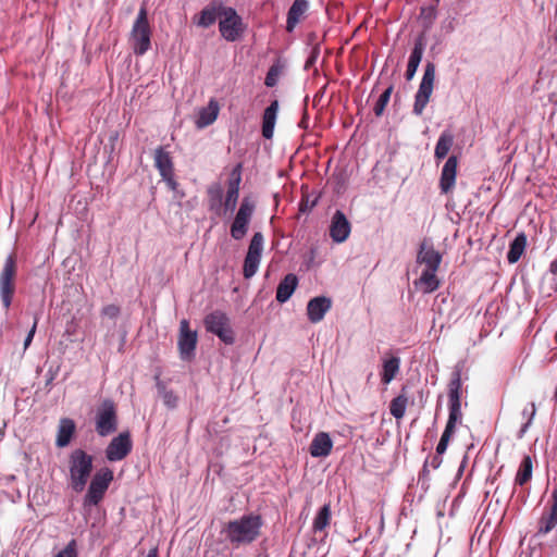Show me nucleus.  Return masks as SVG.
Listing matches in <instances>:
<instances>
[{
	"label": "nucleus",
	"mask_w": 557,
	"mask_h": 557,
	"mask_svg": "<svg viewBox=\"0 0 557 557\" xmlns=\"http://www.w3.org/2000/svg\"><path fill=\"white\" fill-rule=\"evenodd\" d=\"M92 456L76 448L69 456L70 486L76 492L84 491L92 471Z\"/></svg>",
	"instance_id": "obj_1"
},
{
	"label": "nucleus",
	"mask_w": 557,
	"mask_h": 557,
	"mask_svg": "<svg viewBox=\"0 0 557 557\" xmlns=\"http://www.w3.org/2000/svg\"><path fill=\"white\" fill-rule=\"evenodd\" d=\"M152 29L148 21V12L141 5L129 33V45L136 55H144L151 48Z\"/></svg>",
	"instance_id": "obj_2"
},
{
	"label": "nucleus",
	"mask_w": 557,
	"mask_h": 557,
	"mask_svg": "<svg viewBox=\"0 0 557 557\" xmlns=\"http://www.w3.org/2000/svg\"><path fill=\"white\" fill-rule=\"evenodd\" d=\"M17 275L16 256L7 257L0 272V298L5 310H9L15 293V280Z\"/></svg>",
	"instance_id": "obj_3"
},
{
	"label": "nucleus",
	"mask_w": 557,
	"mask_h": 557,
	"mask_svg": "<svg viewBox=\"0 0 557 557\" xmlns=\"http://www.w3.org/2000/svg\"><path fill=\"white\" fill-rule=\"evenodd\" d=\"M436 66L433 62H428L424 66V73L420 82L418 91L414 95L412 113L417 116L422 115L434 88Z\"/></svg>",
	"instance_id": "obj_4"
},
{
	"label": "nucleus",
	"mask_w": 557,
	"mask_h": 557,
	"mask_svg": "<svg viewBox=\"0 0 557 557\" xmlns=\"http://www.w3.org/2000/svg\"><path fill=\"white\" fill-rule=\"evenodd\" d=\"M113 481V471L109 468L98 470L92 476L84 497V507L97 506L104 497L110 483Z\"/></svg>",
	"instance_id": "obj_5"
},
{
	"label": "nucleus",
	"mask_w": 557,
	"mask_h": 557,
	"mask_svg": "<svg viewBox=\"0 0 557 557\" xmlns=\"http://www.w3.org/2000/svg\"><path fill=\"white\" fill-rule=\"evenodd\" d=\"M96 432L100 436H108L117 429V410L115 403L107 398L102 400L96 412Z\"/></svg>",
	"instance_id": "obj_6"
},
{
	"label": "nucleus",
	"mask_w": 557,
	"mask_h": 557,
	"mask_svg": "<svg viewBox=\"0 0 557 557\" xmlns=\"http://www.w3.org/2000/svg\"><path fill=\"white\" fill-rule=\"evenodd\" d=\"M449 414L447 423L454 426L457 423L461 422L462 413H461V401H460V391H461V371L456 369L453 372V377L449 382Z\"/></svg>",
	"instance_id": "obj_7"
},
{
	"label": "nucleus",
	"mask_w": 557,
	"mask_h": 557,
	"mask_svg": "<svg viewBox=\"0 0 557 557\" xmlns=\"http://www.w3.org/2000/svg\"><path fill=\"white\" fill-rule=\"evenodd\" d=\"M203 323L208 332L219 336L225 344L234 342V332L230 326L228 318L223 312L214 311L209 313L205 318Z\"/></svg>",
	"instance_id": "obj_8"
},
{
	"label": "nucleus",
	"mask_w": 557,
	"mask_h": 557,
	"mask_svg": "<svg viewBox=\"0 0 557 557\" xmlns=\"http://www.w3.org/2000/svg\"><path fill=\"white\" fill-rule=\"evenodd\" d=\"M198 335L196 331L190 330L189 322L183 319L180 322V332L177 347L182 360L190 361L195 357Z\"/></svg>",
	"instance_id": "obj_9"
},
{
	"label": "nucleus",
	"mask_w": 557,
	"mask_h": 557,
	"mask_svg": "<svg viewBox=\"0 0 557 557\" xmlns=\"http://www.w3.org/2000/svg\"><path fill=\"white\" fill-rule=\"evenodd\" d=\"M220 32L230 41L235 40L240 32L242 17L232 8H223L220 11Z\"/></svg>",
	"instance_id": "obj_10"
},
{
	"label": "nucleus",
	"mask_w": 557,
	"mask_h": 557,
	"mask_svg": "<svg viewBox=\"0 0 557 557\" xmlns=\"http://www.w3.org/2000/svg\"><path fill=\"white\" fill-rule=\"evenodd\" d=\"M263 246L264 237L262 233H255L246 251V280L253 276L258 271Z\"/></svg>",
	"instance_id": "obj_11"
},
{
	"label": "nucleus",
	"mask_w": 557,
	"mask_h": 557,
	"mask_svg": "<svg viewBox=\"0 0 557 557\" xmlns=\"http://www.w3.org/2000/svg\"><path fill=\"white\" fill-rule=\"evenodd\" d=\"M240 169L242 163H238L231 175L230 184L226 190V196L222 202V213L221 215H228L231 216L233 212L235 211L238 196H239V183H240Z\"/></svg>",
	"instance_id": "obj_12"
},
{
	"label": "nucleus",
	"mask_w": 557,
	"mask_h": 557,
	"mask_svg": "<svg viewBox=\"0 0 557 557\" xmlns=\"http://www.w3.org/2000/svg\"><path fill=\"white\" fill-rule=\"evenodd\" d=\"M133 444L128 432L120 433L113 437L106 448V457L109 461L123 460L132 450Z\"/></svg>",
	"instance_id": "obj_13"
},
{
	"label": "nucleus",
	"mask_w": 557,
	"mask_h": 557,
	"mask_svg": "<svg viewBox=\"0 0 557 557\" xmlns=\"http://www.w3.org/2000/svg\"><path fill=\"white\" fill-rule=\"evenodd\" d=\"M557 527V485L554 487L547 507L537 522V534L546 535Z\"/></svg>",
	"instance_id": "obj_14"
},
{
	"label": "nucleus",
	"mask_w": 557,
	"mask_h": 557,
	"mask_svg": "<svg viewBox=\"0 0 557 557\" xmlns=\"http://www.w3.org/2000/svg\"><path fill=\"white\" fill-rule=\"evenodd\" d=\"M329 232L332 240L337 244L344 243L349 237L351 224L343 211H335L331 219Z\"/></svg>",
	"instance_id": "obj_15"
},
{
	"label": "nucleus",
	"mask_w": 557,
	"mask_h": 557,
	"mask_svg": "<svg viewBox=\"0 0 557 557\" xmlns=\"http://www.w3.org/2000/svg\"><path fill=\"white\" fill-rule=\"evenodd\" d=\"M458 159L450 156L443 165L440 177V189L442 194H448L453 190L457 176Z\"/></svg>",
	"instance_id": "obj_16"
},
{
	"label": "nucleus",
	"mask_w": 557,
	"mask_h": 557,
	"mask_svg": "<svg viewBox=\"0 0 557 557\" xmlns=\"http://www.w3.org/2000/svg\"><path fill=\"white\" fill-rule=\"evenodd\" d=\"M417 262L424 264V270L437 271L442 262V255L433 248L432 244L424 240L420 245Z\"/></svg>",
	"instance_id": "obj_17"
},
{
	"label": "nucleus",
	"mask_w": 557,
	"mask_h": 557,
	"mask_svg": "<svg viewBox=\"0 0 557 557\" xmlns=\"http://www.w3.org/2000/svg\"><path fill=\"white\" fill-rule=\"evenodd\" d=\"M332 300L325 296H318L308 301L307 317L311 323H318L323 320L325 313L331 309Z\"/></svg>",
	"instance_id": "obj_18"
},
{
	"label": "nucleus",
	"mask_w": 557,
	"mask_h": 557,
	"mask_svg": "<svg viewBox=\"0 0 557 557\" xmlns=\"http://www.w3.org/2000/svg\"><path fill=\"white\" fill-rule=\"evenodd\" d=\"M333 448V441L329 433L319 432L309 446V453L314 458L327 457Z\"/></svg>",
	"instance_id": "obj_19"
},
{
	"label": "nucleus",
	"mask_w": 557,
	"mask_h": 557,
	"mask_svg": "<svg viewBox=\"0 0 557 557\" xmlns=\"http://www.w3.org/2000/svg\"><path fill=\"white\" fill-rule=\"evenodd\" d=\"M278 101L273 100L269 107L265 108L263 114H262V126L261 132L262 136L265 139H272L274 134V127L277 120V112H278Z\"/></svg>",
	"instance_id": "obj_20"
},
{
	"label": "nucleus",
	"mask_w": 557,
	"mask_h": 557,
	"mask_svg": "<svg viewBox=\"0 0 557 557\" xmlns=\"http://www.w3.org/2000/svg\"><path fill=\"white\" fill-rule=\"evenodd\" d=\"M308 9L309 2L307 0H294L287 12L286 30L288 33L294 32L295 27L305 16Z\"/></svg>",
	"instance_id": "obj_21"
},
{
	"label": "nucleus",
	"mask_w": 557,
	"mask_h": 557,
	"mask_svg": "<svg viewBox=\"0 0 557 557\" xmlns=\"http://www.w3.org/2000/svg\"><path fill=\"white\" fill-rule=\"evenodd\" d=\"M76 431V424L73 419L71 418H62L59 422L58 426V433L55 438V445L59 448L66 447Z\"/></svg>",
	"instance_id": "obj_22"
},
{
	"label": "nucleus",
	"mask_w": 557,
	"mask_h": 557,
	"mask_svg": "<svg viewBox=\"0 0 557 557\" xmlns=\"http://www.w3.org/2000/svg\"><path fill=\"white\" fill-rule=\"evenodd\" d=\"M220 107L216 100L211 99L207 107L199 110L196 125L198 128H203L211 125L218 117Z\"/></svg>",
	"instance_id": "obj_23"
},
{
	"label": "nucleus",
	"mask_w": 557,
	"mask_h": 557,
	"mask_svg": "<svg viewBox=\"0 0 557 557\" xmlns=\"http://www.w3.org/2000/svg\"><path fill=\"white\" fill-rule=\"evenodd\" d=\"M298 285V277L289 273L278 284L276 288V300L281 304L286 302L295 292Z\"/></svg>",
	"instance_id": "obj_24"
},
{
	"label": "nucleus",
	"mask_w": 557,
	"mask_h": 557,
	"mask_svg": "<svg viewBox=\"0 0 557 557\" xmlns=\"http://www.w3.org/2000/svg\"><path fill=\"white\" fill-rule=\"evenodd\" d=\"M154 166L158 169L161 176H166L174 172V164L170 152L165 151L164 147H158L153 154Z\"/></svg>",
	"instance_id": "obj_25"
},
{
	"label": "nucleus",
	"mask_w": 557,
	"mask_h": 557,
	"mask_svg": "<svg viewBox=\"0 0 557 557\" xmlns=\"http://www.w3.org/2000/svg\"><path fill=\"white\" fill-rule=\"evenodd\" d=\"M437 271L423 270L420 277L414 281L416 286H420L424 294L435 292L440 287V280L436 276Z\"/></svg>",
	"instance_id": "obj_26"
},
{
	"label": "nucleus",
	"mask_w": 557,
	"mask_h": 557,
	"mask_svg": "<svg viewBox=\"0 0 557 557\" xmlns=\"http://www.w3.org/2000/svg\"><path fill=\"white\" fill-rule=\"evenodd\" d=\"M223 194V187L219 183L211 184L207 190L209 209L219 215L222 213Z\"/></svg>",
	"instance_id": "obj_27"
},
{
	"label": "nucleus",
	"mask_w": 557,
	"mask_h": 557,
	"mask_svg": "<svg viewBox=\"0 0 557 557\" xmlns=\"http://www.w3.org/2000/svg\"><path fill=\"white\" fill-rule=\"evenodd\" d=\"M525 246L527 236L524 233H519L510 243L509 250L507 252V261L511 264L518 262L525 249Z\"/></svg>",
	"instance_id": "obj_28"
},
{
	"label": "nucleus",
	"mask_w": 557,
	"mask_h": 557,
	"mask_svg": "<svg viewBox=\"0 0 557 557\" xmlns=\"http://www.w3.org/2000/svg\"><path fill=\"white\" fill-rule=\"evenodd\" d=\"M454 144V136L450 132L444 131L435 145L434 157L437 161L443 160L447 157L451 146Z\"/></svg>",
	"instance_id": "obj_29"
},
{
	"label": "nucleus",
	"mask_w": 557,
	"mask_h": 557,
	"mask_svg": "<svg viewBox=\"0 0 557 557\" xmlns=\"http://www.w3.org/2000/svg\"><path fill=\"white\" fill-rule=\"evenodd\" d=\"M532 471H533L532 458L529 455H525L522 458L519 469L517 471V474L515 478V484L522 486L525 483H528L532 479Z\"/></svg>",
	"instance_id": "obj_30"
},
{
	"label": "nucleus",
	"mask_w": 557,
	"mask_h": 557,
	"mask_svg": "<svg viewBox=\"0 0 557 557\" xmlns=\"http://www.w3.org/2000/svg\"><path fill=\"white\" fill-rule=\"evenodd\" d=\"M400 367V359L398 357H391L383 362V369L381 373V381L384 384H388L398 373Z\"/></svg>",
	"instance_id": "obj_31"
},
{
	"label": "nucleus",
	"mask_w": 557,
	"mask_h": 557,
	"mask_svg": "<svg viewBox=\"0 0 557 557\" xmlns=\"http://www.w3.org/2000/svg\"><path fill=\"white\" fill-rule=\"evenodd\" d=\"M263 522L260 516H246V543L255 541Z\"/></svg>",
	"instance_id": "obj_32"
},
{
	"label": "nucleus",
	"mask_w": 557,
	"mask_h": 557,
	"mask_svg": "<svg viewBox=\"0 0 557 557\" xmlns=\"http://www.w3.org/2000/svg\"><path fill=\"white\" fill-rule=\"evenodd\" d=\"M226 536L237 546L244 541V518L228 523Z\"/></svg>",
	"instance_id": "obj_33"
},
{
	"label": "nucleus",
	"mask_w": 557,
	"mask_h": 557,
	"mask_svg": "<svg viewBox=\"0 0 557 557\" xmlns=\"http://www.w3.org/2000/svg\"><path fill=\"white\" fill-rule=\"evenodd\" d=\"M331 521V506L329 504L323 505L318 511L317 516L313 519V531L320 532L323 531Z\"/></svg>",
	"instance_id": "obj_34"
},
{
	"label": "nucleus",
	"mask_w": 557,
	"mask_h": 557,
	"mask_svg": "<svg viewBox=\"0 0 557 557\" xmlns=\"http://www.w3.org/2000/svg\"><path fill=\"white\" fill-rule=\"evenodd\" d=\"M408 405V397L405 394H399L392 399L389 404V412L396 419L404 418Z\"/></svg>",
	"instance_id": "obj_35"
},
{
	"label": "nucleus",
	"mask_w": 557,
	"mask_h": 557,
	"mask_svg": "<svg viewBox=\"0 0 557 557\" xmlns=\"http://www.w3.org/2000/svg\"><path fill=\"white\" fill-rule=\"evenodd\" d=\"M285 70V64L282 60L277 59L269 69L268 73H267V76H265V79H264V84L267 87H274L281 75L283 74Z\"/></svg>",
	"instance_id": "obj_36"
},
{
	"label": "nucleus",
	"mask_w": 557,
	"mask_h": 557,
	"mask_svg": "<svg viewBox=\"0 0 557 557\" xmlns=\"http://www.w3.org/2000/svg\"><path fill=\"white\" fill-rule=\"evenodd\" d=\"M425 49V42L423 36H420L416 39L413 49L409 55L408 64L412 67H419V64L422 60L423 52Z\"/></svg>",
	"instance_id": "obj_37"
},
{
	"label": "nucleus",
	"mask_w": 557,
	"mask_h": 557,
	"mask_svg": "<svg viewBox=\"0 0 557 557\" xmlns=\"http://www.w3.org/2000/svg\"><path fill=\"white\" fill-rule=\"evenodd\" d=\"M218 15L220 12L215 7H207L200 12L197 24L201 27H209L215 23Z\"/></svg>",
	"instance_id": "obj_38"
},
{
	"label": "nucleus",
	"mask_w": 557,
	"mask_h": 557,
	"mask_svg": "<svg viewBox=\"0 0 557 557\" xmlns=\"http://www.w3.org/2000/svg\"><path fill=\"white\" fill-rule=\"evenodd\" d=\"M231 234L236 239L244 237V202H242L238 208L237 214L231 227Z\"/></svg>",
	"instance_id": "obj_39"
},
{
	"label": "nucleus",
	"mask_w": 557,
	"mask_h": 557,
	"mask_svg": "<svg viewBox=\"0 0 557 557\" xmlns=\"http://www.w3.org/2000/svg\"><path fill=\"white\" fill-rule=\"evenodd\" d=\"M536 413V406L534 403H531L528 407H525L522 411L523 418H527L525 423L521 426L518 437L522 438L530 425L532 424V421Z\"/></svg>",
	"instance_id": "obj_40"
},
{
	"label": "nucleus",
	"mask_w": 557,
	"mask_h": 557,
	"mask_svg": "<svg viewBox=\"0 0 557 557\" xmlns=\"http://www.w3.org/2000/svg\"><path fill=\"white\" fill-rule=\"evenodd\" d=\"M393 88H394L393 85H389L379 97V99L373 108L374 114L376 116H381L383 114V112L389 101Z\"/></svg>",
	"instance_id": "obj_41"
},
{
	"label": "nucleus",
	"mask_w": 557,
	"mask_h": 557,
	"mask_svg": "<svg viewBox=\"0 0 557 557\" xmlns=\"http://www.w3.org/2000/svg\"><path fill=\"white\" fill-rule=\"evenodd\" d=\"M54 557H78L76 540H71Z\"/></svg>",
	"instance_id": "obj_42"
},
{
	"label": "nucleus",
	"mask_w": 557,
	"mask_h": 557,
	"mask_svg": "<svg viewBox=\"0 0 557 557\" xmlns=\"http://www.w3.org/2000/svg\"><path fill=\"white\" fill-rule=\"evenodd\" d=\"M121 313V309L117 305L110 304L101 309V315L109 319H116Z\"/></svg>",
	"instance_id": "obj_43"
},
{
	"label": "nucleus",
	"mask_w": 557,
	"mask_h": 557,
	"mask_svg": "<svg viewBox=\"0 0 557 557\" xmlns=\"http://www.w3.org/2000/svg\"><path fill=\"white\" fill-rule=\"evenodd\" d=\"M319 54H320L319 46L313 47L310 51L309 57L307 58V60L305 62V70H309L315 64V62L319 58Z\"/></svg>",
	"instance_id": "obj_44"
},
{
	"label": "nucleus",
	"mask_w": 557,
	"mask_h": 557,
	"mask_svg": "<svg viewBox=\"0 0 557 557\" xmlns=\"http://www.w3.org/2000/svg\"><path fill=\"white\" fill-rule=\"evenodd\" d=\"M429 474H430V470H429V459H426L424 461V465H423V468L419 474V483H421V485L424 487L425 485L428 486V482H429Z\"/></svg>",
	"instance_id": "obj_45"
},
{
	"label": "nucleus",
	"mask_w": 557,
	"mask_h": 557,
	"mask_svg": "<svg viewBox=\"0 0 557 557\" xmlns=\"http://www.w3.org/2000/svg\"><path fill=\"white\" fill-rule=\"evenodd\" d=\"M37 324H38V317L36 315L34 318L33 326L30 327V330H29V332H28V334H27V336H26V338L24 341V348L25 349L30 345V343H32V341L34 338V335H35L36 329H37Z\"/></svg>",
	"instance_id": "obj_46"
},
{
	"label": "nucleus",
	"mask_w": 557,
	"mask_h": 557,
	"mask_svg": "<svg viewBox=\"0 0 557 557\" xmlns=\"http://www.w3.org/2000/svg\"><path fill=\"white\" fill-rule=\"evenodd\" d=\"M163 401L168 407L174 408L176 406L177 398L172 392H165L163 395Z\"/></svg>",
	"instance_id": "obj_47"
},
{
	"label": "nucleus",
	"mask_w": 557,
	"mask_h": 557,
	"mask_svg": "<svg viewBox=\"0 0 557 557\" xmlns=\"http://www.w3.org/2000/svg\"><path fill=\"white\" fill-rule=\"evenodd\" d=\"M161 177L166 183L168 187L171 190H176L177 189L178 184H177V182L174 178V172L171 173V174H166V176H161Z\"/></svg>",
	"instance_id": "obj_48"
},
{
	"label": "nucleus",
	"mask_w": 557,
	"mask_h": 557,
	"mask_svg": "<svg viewBox=\"0 0 557 557\" xmlns=\"http://www.w3.org/2000/svg\"><path fill=\"white\" fill-rule=\"evenodd\" d=\"M455 429H456V426L446 423V426H445V430H444V432H443V434L441 436V440H445L446 442H449L450 437L455 433Z\"/></svg>",
	"instance_id": "obj_49"
},
{
	"label": "nucleus",
	"mask_w": 557,
	"mask_h": 557,
	"mask_svg": "<svg viewBox=\"0 0 557 557\" xmlns=\"http://www.w3.org/2000/svg\"><path fill=\"white\" fill-rule=\"evenodd\" d=\"M443 462V458H442V455H437V453L431 457V459H429V467H431L432 469H437L440 468V466L442 465Z\"/></svg>",
	"instance_id": "obj_50"
},
{
	"label": "nucleus",
	"mask_w": 557,
	"mask_h": 557,
	"mask_svg": "<svg viewBox=\"0 0 557 557\" xmlns=\"http://www.w3.org/2000/svg\"><path fill=\"white\" fill-rule=\"evenodd\" d=\"M298 126L302 129H307L309 127V114L306 107L304 108V114L300 122L298 123Z\"/></svg>",
	"instance_id": "obj_51"
},
{
	"label": "nucleus",
	"mask_w": 557,
	"mask_h": 557,
	"mask_svg": "<svg viewBox=\"0 0 557 557\" xmlns=\"http://www.w3.org/2000/svg\"><path fill=\"white\" fill-rule=\"evenodd\" d=\"M549 271L554 275V288L557 290V258L552 261L549 265Z\"/></svg>",
	"instance_id": "obj_52"
},
{
	"label": "nucleus",
	"mask_w": 557,
	"mask_h": 557,
	"mask_svg": "<svg viewBox=\"0 0 557 557\" xmlns=\"http://www.w3.org/2000/svg\"><path fill=\"white\" fill-rule=\"evenodd\" d=\"M449 442H446L445 440H440L437 446H436V453L437 455H443L448 446Z\"/></svg>",
	"instance_id": "obj_53"
},
{
	"label": "nucleus",
	"mask_w": 557,
	"mask_h": 557,
	"mask_svg": "<svg viewBox=\"0 0 557 557\" xmlns=\"http://www.w3.org/2000/svg\"><path fill=\"white\" fill-rule=\"evenodd\" d=\"M418 67H412L411 65L407 64V70L405 73V77L407 81H411L417 72Z\"/></svg>",
	"instance_id": "obj_54"
},
{
	"label": "nucleus",
	"mask_w": 557,
	"mask_h": 557,
	"mask_svg": "<svg viewBox=\"0 0 557 557\" xmlns=\"http://www.w3.org/2000/svg\"><path fill=\"white\" fill-rule=\"evenodd\" d=\"M255 209V206L246 199V226L248 225L249 218Z\"/></svg>",
	"instance_id": "obj_55"
},
{
	"label": "nucleus",
	"mask_w": 557,
	"mask_h": 557,
	"mask_svg": "<svg viewBox=\"0 0 557 557\" xmlns=\"http://www.w3.org/2000/svg\"><path fill=\"white\" fill-rule=\"evenodd\" d=\"M424 13L426 14L428 17H430L432 20L435 18V10H434V8H432V7L429 8V9H424L423 8L422 9V14H424Z\"/></svg>",
	"instance_id": "obj_56"
},
{
	"label": "nucleus",
	"mask_w": 557,
	"mask_h": 557,
	"mask_svg": "<svg viewBox=\"0 0 557 557\" xmlns=\"http://www.w3.org/2000/svg\"><path fill=\"white\" fill-rule=\"evenodd\" d=\"M146 557H159L158 547L156 546V547H152L151 549H149Z\"/></svg>",
	"instance_id": "obj_57"
}]
</instances>
